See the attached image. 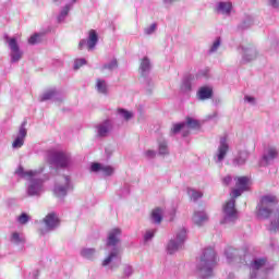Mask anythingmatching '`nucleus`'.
Instances as JSON below:
<instances>
[{
  "instance_id": "nucleus-1",
  "label": "nucleus",
  "mask_w": 279,
  "mask_h": 279,
  "mask_svg": "<svg viewBox=\"0 0 279 279\" xmlns=\"http://www.w3.org/2000/svg\"><path fill=\"white\" fill-rule=\"evenodd\" d=\"M252 177H238L235 179V189L231 191V199L228 201L222 210V219L220 223L223 226H230L239 219V213L236 211V197H241L245 191H250L252 187Z\"/></svg>"
},
{
  "instance_id": "nucleus-2",
  "label": "nucleus",
  "mask_w": 279,
  "mask_h": 279,
  "mask_svg": "<svg viewBox=\"0 0 279 279\" xmlns=\"http://www.w3.org/2000/svg\"><path fill=\"white\" fill-rule=\"evenodd\" d=\"M276 204H278V197L268 194L263 196L257 205V217L259 219H269L270 221L268 226L269 232H279V206L276 207Z\"/></svg>"
},
{
  "instance_id": "nucleus-3",
  "label": "nucleus",
  "mask_w": 279,
  "mask_h": 279,
  "mask_svg": "<svg viewBox=\"0 0 279 279\" xmlns=\"http://www.w3.org/2000/svg\"><path fill=\"white\" fill-rule=\"evenodd\" d=\"M215 267H217V253L215 248H205L199 262L196 264L197 276L202 279L213 278Z\"/></svg>"
},
{
  "instance_id": "nucleus-4",
  "label": "nucleus",
  "mask_w": 279,
  "mask_h": 279,
  "mask_svg": "<svg viewBox=\"0 0 279 279\" xmlns=\"http://www.w3.org/2000/svg\"><path fill=\"white\" fill-rule=\"evenodd\" d=\"M75 189V181L71 175H57L54 178V185L52 193L58 199H64L71 191Z\"/></svg>"
},
{
  "instance_id": "nucleus-5",
  "label": "nucleus",
  "mask_w": 279,
  "mask_h": 279,
  "mask_svg": "<svg viewBox=\"0 0 279 279\" xmlns=\"http://www.w3.org/2000/svg\"><path fill=\"white\" fill-rule=\"evenodd\" d=\"M49 180L47 177L27 175L26 195L28 197H40L45 193V183Z\"/></svg>"
},
{
  "instance_id": "nucleus-6",
  "label": "nucleus",
  "mask_w": 279,
  "mask_h": 279,
  "mask_svg": "<svg viewBox=\"0 0 279 279\" xmlns=\"http://www.w3.org/2000/svg\"><path fill=\"white\" fill-rule=\"evenodd\" d=\"M47 162L56 169H66L71 165V157L64 151H49Z\"/></svg>"
},
{
  "instance_id": "nucleus-7",
  "label": "nucleus",
  "mask_w": 279,
  "mask_h": 279,
  "mask_svg": "<svg viewBox=\"0 0 279 279\" xmlns=\"http://www.w3.org/2000/svg\"><path fill=\"white\" fill-rule=\"evenodd\" d=\"M101 267L107 271H114L121 267V252L119 247H114L101 262Z\"/></svg>"
},
{
  "instance_id": "nucleus-8",
  "label": "nucleus",
  "mask_w": 279,
  "mask_h": 279,
  "mask_svg": "<svg viewBox=\"0 0 279 279\" xmlns=\"http://www.w3.org/2000/svg\"><path fill=\"white\" fill-rule=\"evenodd\" d=\"M185 242H186V229L181 228L175 232L174 239L169 241L167 245L168 254H175V252H180V250L184 247Z\"/></svg>"
},
{
  "instance_id": "nucleus-9",
  "label": "nucleus",
  "mask_w": 279,
  "mask_h": 279,
  "mask_svg": "<svg viewBox=\"0 0 279 279\" xmlns=\"http://www.w3.org/2000/svg\"><path fill=\"white\" fill-rule=\"evenodd\" d=\"M60 226V219L54 213L48 214L39 223L40 234H47V232H53L56 228Z\"/></svg>"
},
{
  "instance_id": "nucleus-10",
  "label": "nucleus",
  "mask_w": 279,
  "mask_h": 279,
  "mask_svg": "<svg viewBox=\"0 0 279 279\" xmlns=\"http://www.w3.org/2000/svg\"><path fill=\"white\" fill-rule=\"evenodd\" d=\"M265 265H267V258L265 257L254 258L248 265L250 278L251 279L257 278L258 271H260V269H263Z\"/></svg>"
},
{
  "instance_id": "nucleus-11",
  "label": "nucleus",
  "mask_w": 279,
  "mask_h": 279,
  "mask_svg": "<svg viewBox=\"0 0 279 279\" xmlns=\"http://www.w3.org/2000/svg\"><path fill=\"white\" fill-rule=\"evenodd\" d=\"M8 43L11 49V62H19L23 58V51H21L16 38H9Z\"/></svg>"
},
{
  "instance_id": "nucleus-12",
  "label": "nucleus",
  "mask_w": 279,
  "mask_h": 279,
  "mask_svg": "<svg viewBox=\"0 0 279 279\" xmlns=\"http://www.w3.org/2000/svg\"><path fill=\"white\" fill-rule=\"evenodd\" d=\"M121 243V229L114 228L109 231L107 238V247H117Z\"/></svg>"
},
{
  "instance_id": "nucleus-13",
  "label": "nucleus",
  "mask_w": 279,
  "mask_h": 279,
  "mask_svg": "<svg viewBox=\"0 0 279 279\" xmlns=\"http://www.w3.org/2000/svg\"><path fill=\"white\" fill-rule=\"evenodd\" d=\"M229 149H230V146H228V138L221 137L220 146L218 147V150L216 153L217 162H221L226 158Z\"/></svg>"
},
{
  "instance_id": "nucleus-14",
  "label": "nucleus",
  "mask_w": 279,
  "mask_h": 279,
  "mask_svg": "<svg viewBox=\"0 0 279 279\" xmlns=\"http://www.w3.org/2000/svg\"><path fill=\"white\" fill-rule=\"evenodd\" d=\"M90 171H94V173H97L98 171H102L106 175H112L114 173V168L111 166H104L99 162H94L90 166Z\"/></svg>"
},
{
  "instance_id": "nucleus-15",
  "label": "nucleus",
  "mask_w": 279,
  "mask_h": 279,
  "mask_svg": "<svg viewBox=\"0 0 279 279\" xmlns=\"http://www.w3.org/2000/svg\"><path fill=\"white\" fill-rule=\"evenodd\" d=\"M192 221L195 223V226H202L208 221V214H206L204 210H196L194 211Z\"/></svg>"
},
{
  "instance_id": "nucleus-16",
  "label": "nucleus",
  "mask_w": 279,
  "mask_h": 279,
  "mask_svg": "<svg viewBox=\"0 0 279 279\" xmlns=\"http://www.w3.org/2000/svg\"><path fill=\"white\" fill-rule=\"evenodd\" d=\"M97 43H99V35H97V31L90 29L88 33L87 49L93 51L97 46Z\"/></svg>"
},
{
  "instance_id": "nucleus-17",
  "label": "nucleus",
  "mask_w": 279,
  "mask_h": 279,
  "mask_svg": "<svg viewBox=\"0 0 279 279\" xmlns=\"http://www.w3.org/2000/svg\"><path fill=\"white\" fill-rule=\"evenodd\" d=\"M276 158H278V149L276 147H269L263 155V162L267 166L271 160H276Z\"/></svg>"
},
{
  "instance_id": "nucleus-18",
  "label": "nucleus",
  "mask_w": 279,
  "mask_h": 279,
  "mask_svg": "<svg viewBox=\"0 0 279 279\" xmlns=\"http://www.w3.org/2000/svg\"><path fill=\"white\" fill-rule=\"evenodd\" d=\"M215 12H217V14L230 15V12H232V2H219Z\"/></svg>"
},
{
  "instance_id": "nucleus-19",
  "label": "nucleus",
  "mask_w": 279,
  "mask_h": 279,
  "mask_svg": "<svg viewBox=\"0 0 279 279\" xmlns=\"http://www.w3.org/2000/svg\"><path fill=\"white\" fill-rule=\"evenodd\" d=\"M98 135L100 136H108L110 130H112V122L110 120H106L104 123L97 126Z\"/></svg>"
},
{
  "instance_id": "nucleus-20",
  "label": "nucleus",
  "mask_w": 279,
  "mask_h": 279,
  "mask_svg": "<svg viewBox=\"0 0 279 279\" xmlns=\"http://www.w3.org/2000/svg\"><path fill=\"white\" fill-rule=\"evenodd\" d=\"M80 254L87 260H95V254H97V250L85 247L81 250Z\"/></svg>"
},
{
  "instance_id": "nucleus-21",
  "label": "nucleus",
  "mask_w": 279,
  "mask_h": 279,
  "mask_svg": "<svg viewBox=\"0 0 279 279\" xmlns=\"http://www.w3.org/2000/svg\"><path fill=\"white\" fill-rule=\"evenodd\" d=\"M213 97V88L210 87H201L198 90V98L204 101Z\"/></svg>"
},
{
  "instance_id": "nucleus-22",
  "label": "nucleus",
  "mask_w": 279,
  "mask_h": 279,
  "mask_svg": "<svg viewBox=\"0 0 279 279\" xmlns=\"http://www.w3.org/2000/svg\"><path fill=\"white\" fill-rule=\"evenodd\" d=\"M10 242L13 243V245H23L25 243V235H23V233L13 232Z\"/></svg>"
},
{
  "instance_id": "nucleus-23",
  "label": "nucleus",
  "mask_w": 279,
  "mask_h": 279,
  "mask_svg": "<svg viewBox=\"0 0 279 279\" xmlns=\"http://www.w3.org/2000/svg\"><path fill=\"white\" fill-rule=\"evenodd\" d=\"M96 89L101 95H108V84H106V82L101 78L96 81Z\"/></svg>"
},
{
  "instance_id": "nucleus-24",
  "label": "nucleus",
  "mask_w": 279,
  "mask_h": 279,
  "mask_svg": "<svg viewBox=\"0 0 279 279\" xmlns=\"http://www.w3.org/2000/svg\"><path fill=\"white\" fill-rule=\"evenodd\" d=\"M150 219L153 223H160L162 221V209L156 208L151 211Z\"/></svg>"
},
{
  "instance_id": "nucleus-25",
  "label": "nucleus",
  "mask_w": 279,
  "mask_h": 279,
  "mask_svg": "<svg viewBox=\"0 0 279 279\" xmlns=\"http://www.w3.org/2000/svg\"><path fill=\"white\" fill-rule=\"evenodd\" d=\"M159 156H169V146L165 141L158 143Z\"/></svg>"
},
{
  "instance_id": "nucleus-26",
  "label": "nucleus",
  "mask_w": 279,
  "mask_h": 279,
  "mask_svg": "<svg viewBox=\"0 0 279 279\" xmlns=\"http://www.w3.org/2000/svg\"><path fill=\"white\" fill-rule=\"evenodd\" d=\"M236 254H238L236 250L227 248L225 252V255L227 257L228 263H232L233 260H236Z\"/></svg>"
},
{
  "instance_id": "nucleus-27",
  "label": "nucleus",
  "mask_w": 279,
  "mask_h": 279,
  "mask_svg": "<svg viewBox=\"0 0 279 279\" xmlns=\"http://www.w3.org/2000/svg\"><path fill=\"white\" fill-rule=\"evenodd\" d=\"M187 195L192 199V202H197L198 199H201V197H203L202 192H197L193 189L187 190Z\"/></svg>"
},
{
  "instance_id": "nucleus-28",
  "label": "nucleus",
  "mask_w": 279,
  "mask_h": 279,
  "mask_svg": "<svg viewBox=\"0 0 279 279\" xmlns=\"http://www.w3.org/2000/svg\"><path fill=\"white\" fill-rule=\"evenodd\" d=\"M133 274L134 268L131 265L125 264L122 268V278H130Z\"/></svg>"
},
{
  "instance_id": "nucleus-29",
  "label": "nucleus",
  "mask_w": 279,
  "mask_h": 279,
  "mask_svg": "<svg viewBox=\"0 0 279 279\" xmlns=\"http://www.w3.org/2000/svg\"><path fill=\"white\" fill-rule=\"evenodd\" d=\"M186 124L189 125V128H192V130H199V121L193 118L187 117Z\"/></svg>"
},
{
  "instance_id": "nucleus-30",
  "label": "nucleus",
  "mask_w": 279,
  "mask_h": 279,
  "mask_svg": "<svg viewBox=\"0 0 279 279\" xmlns=\"http://www.w3.org/2000/svg\"><path fill=\"white\" fill-rule=\"evenodd\" d=\"M29 219H32V217H29V215H27L26 213H23L21 216L17 217V222L21 226H25L29 222Z\"/></svg>"
},
{
  "instance_id": "nucleus-31",
  "label": "nucleus",
  "mask_w": 279,
  "mask_h": 279,
  "mask_svg": "<svg viewBox=\"0 0 279 279\" xmlns=\"http://www.w3.org/2000/svg\"><path fill=\"white\" fill-rule=\"evenodd\" d=\"M154 236H156V229L146 230V232L144 234L145 243H148V241H151V239H154Z\"/></svg>"
},
{
  "instance_id": "nucleus-32",
  "label": "nucleus",
  "mask_w": 279,
  "mask_h": 279,
  "mask_svg": "<svg viewBox=\"0 0 279 279\" xmlns=\"http://www.w3.org/2000/svg\"><path fill=\"white\" fill-rule=\"evenodd\" d=\"M23 145H25V140H23V137H19V136L12 143V147L14 149H19V148L23 147Z\"/></svg>"
},
{
  "instance_id": "nucleus-33",
  "label": "nucleus",
  "mask_w": 279,
  "mask_h": 279,
  "mask_svg": "<svg viewBox=\"0 0 279 279\" xmlns=\"http://www.w3.org/2000/svg\"><path fill=\"white\" fill-rule=\"evenodd\" d=\"M56 96V92L54 90H49V92H46L41 98H40V101H47L49 99H53V97Z\"/></svg>"
},
{
  "instance_id": "nucleus-34",
  "label": "nucleus",
  "mask_w": 279,
  "mask_h": 279,
  "mask_svg": "<svg viewBox=\"0 0 279 279\" xmlns=\"http://www.w3.org/2000/svg\"><path fill=\"white\" fill-rule=\"evenodd\" d=\"M27 122H23L20 130H19V135L17 137L25 140V136H27V129H25V125Z\"/></svg>"
},
{
  "instance_id": "nucleus-35",
  "label": "nucleus",
  "mask_w": 279,
  "mask_h": 279,
  "mask_svg": "<svg viewBox=\"0 0 279 279\" xmlns=\"http://www.w3.org/2000/svg\"><path fill=\"white\" fill-rule=\"evenodd\" d=\"M142 73H145V71H149V59L144 58L141 62V66H140Z\"/></svg>"
},
{
  "instance_id": "nucleus-36",
  "label": "nucleus",
  "mask_w": 279,
  "mask_h": 279,
  "mask_svg": "<svg viewBox=\"0 0 279 279\" xmlns=\"http://www.w3.org/2000/svg\"><path fill=\"white\" fill-rule=\"evenodd\" d=\"M40 43V34L36 33L28 39V45H38Z\"/></svg>"
},
{
  "instance_id": "nucleus-37",
  "label": "nucleus",
  "mask_w": 279,
  "mask_h": 279,
  "mask_svg": "<svg viewBox=\"0 0 279 279\" xmlns=\"http://www.w3.org/2000/svg\"><path fill=\"white\" fill-rule=\"evenodd\" d=\"M117 66H119V63L117 62V60H112L109 64H105L102 66L104 70H108V71H114V69H117Z\"/></svg>"
},
{
  "instance_id": "nucleus-38",
  "label": "nucleus",
  "mask_w": 279,
  "mask_h": 279,
  "mask_svg": "<svg viewBox=\"0 0 279 279\" xmlns=\"http://www.w3.org/2000/svg\"><path fill=\"white\" fill-rule=\"evenodd\" d=\"M118 112L121 114V117H123V119H125V121H130V119H132V112L128 110L119 109Z\"/></svg>"
},
{
  "instance_id": "nucleus-39",
  "label": "nucleus",
  "mask_w": 279,
  "mask_h": 279,
  "mask_svg": "<svg viewBox=\"0 0 279 279\" xmlns=\"http://www.w3.org/2000/svg\"><path fill=\"white\" fill-rule=\"evenodd\" d=\"M85 64H86V59H76L74 61V70L77 71L82 69V66H84Z\"/></svg>"
},
{
  "instance_id": "nucleus-40",
  "label": "nucleus",
  "mask_w": 279,
  "mask_h": 279,
  "mask_svg": "<svg viewBox=\"0 0 279 279\" xmlns=\"http://www.w3.org/2000/svg\"><path fill=\"white\" fill-rule=\"evenodd\" d=\"M184 123H177V124H173L172 129H171V133L172 134H178L182 131V129L184 128Z\"/></svg>"
},
{
  "instance_id": "nucleus-41",
  "label": "nucleus",
  "mask_w": 279,
  "mask_h": 279,
  "mask_svg": "<svg viewBox=\"0 0 279 279\" xmlns=\"http://www.w3.org/2000/svg\"><path fill=\"white\" fill-rule=\"evenodd\" d=\"M220 45H221V38H217L210 48V52L213 53V52L217 51V49H219Z\"/></svg>"
},
{
  "instance_id": "nucleus-42",
  "label": "nucleus",
  "mask_w": 279,
  "mask_h": 279,
  "mask_svg": "<svg viewBox=\"0 0 279 279\" xmlns=\"http://www.w3.org/2000/svg\"><path fill=\"white\" fill-rule=\"evenodd\" d=\"M145 156H146V158H156V151L151 150V149L146 150Z\"/></svg>"
},
{
  "instance_id": "nucleus-43",
  "label": "nucleus",
  "mask_w": 279,
  "mask_h": 279,
  "mask_svg": "<svg viewBox=\"0 0 279 279\" xmlns=\"http://www.w3.org/2000/svg\"><path fill=\"white\" fill-rule=\"evenodd\" d=\"M17 175H32V172H24L23 167L16 170Z\"/></svg>"
},
{
  "instance_id": "nucleus-44",
  "label": "nucleus",
  "mask_w": 279,
  "mask_h": 279,
  "mask_svg": "<svg viewBox=\"0 0 279 279\" xmlns=\"http://www.w3.org/2000/svg\"><path fill=\"white\" fill-rule=\"evenodd\" d=\"M230 182H232V177H230V175L225 177V178L222 179V183L225 184V186L230 185Z\"/></svg>"
},
{
  "instance_id": "nucleus-45",
  "label": "nucleus",
  "mask_w": 279,
  "mask_h": 279,
  "mask_svg": "<svg viewBox=\"0 0 279 279\" xmlns=\"http://www.w3.org/2000/svg\"><path fill=\"white\" fill-rule=\"evenodd\" d=\"M71 10V7L69 4H66L64 8H63V11L61 12V15L62 16H66V14H69Z\"/></svg>"
},
{
  "instance_id": "nucleus-46",
  "label": "nucleus",
  "mask_w": 279,
  "mask_h": 279,
  "mask_svg": "<svg viewBox=\"0 0 279 279\" xmlns=\"http://www.w3.org/2000/svg\"><path fill=\"white\" fill-rule=\"evenodd\" d=\"M156 32V24H151L149 28H146V34H154Z\"/></svg>"
},
{
  "instance_id": "nucleus-47",
  "label": "nucleus",
  "mask_w": 279,
  "mask_h": 279,
  "mask_svg": "<svg viewBox=\"0 0 279 279\" xmlns=\"http://www.w3.org/2000/svg\"><path fill=\"white\" fill-rule=\"evenodd\" d=\"M269 3L272 8H279V0H270Z\"/></svg>"
},
{
  "instance_id": "nucleus-48",
  "label": "nucleus",
  "mask_w": 279,
  "mask_h": 279,
  "mask_svg": "<svg viewBox=\"0 0 279 279\" xmlns=\"http://www.w3.org/2000/svg\"><path fill=\"white\" fill-rule=\"evenodd\" d=\"M86 39H82L80 43H78V49H84V45H86Z\"/></svg>"
},
{
  "instance_id": "nucleus-49",
  "label": "nucleus",
  "mask_w": 279,
  "mask_h": 279,
  "mask_svg": "<svg viewBox=\"0 0 279 279\" xmlns=\"http://www.w3.org/2000/svg\"><path fill=\"white\" fill-rule=\"evenodd\" d=\"M244 99H245V101H254V97H252V96H245L244 97Z\"/></svg>"
},
{
  "instance_id": "nucleus-50",
  "label": "nucleus",
  "mask_w": 279,
  "mask_h": 279,
  "mask_svg": "<svg viewBox=\"0 0 279 279\" xmlns=\"http://www.w3.org/2000/svg\"><path fill=\"white\" fill-rule=\"evenodd\" d=\"M165 1H167L168 3H173V0H165Z\"/></svg>"
},
{
  "instance_id": "nucleus-51",
  "label": "nucleus",
  "mask_w": 279,
  "mask_h": 279,
  "mask_svg": "<svg viewBox=\"0 0 279 279\" xmlns=\"http://www.w3.org/2000/svg\"><path fill=\"white\" fill-rule=\"evenodd\" d=\"M54 1V3H57V1H60V0H53Z\"/></svg>"
},
{
  "instance_id": "nucleus-52",
  "label": "nucleus",
  "mask_w": 279,
  "mask_h": 279,
  "mask_svg": "<svg viewBox=\"0 0 279 279\" xmlns=\"http://www.w3.org/2000/svg\"><path fill=\"white\" fill-rule=\"evenodd\" d=\"M72 1H73V3H75L76 0H72Z\"/></svg>"
}]
</instances>
